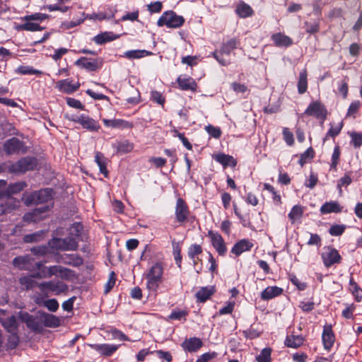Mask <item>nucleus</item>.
Returning a JSON list of instances; mask_svg holds the SVG:
<instances>
[{
	"label": "nucleus",
	"instance_id": "nucleus-1",
	"mask_svg": "<svg viewBox=\"0 0 362 362\" xmlns=\"http://www.w3.org/2000/svg\"><path fill=\"white\" fill-rule=\"evenodd\" d=\"M163 266L160 262H156L145 274L146 287L148 290L156 291L162 281Z\"/></svg>",
	"mask_w": 362,
	"mask_h": 362
},
{
	"label": "nucleus",
	"instance_id": "nucleus-2",
	"mask_svg": "<svg viewBox=\"0 0 362 362\" xmlns=\"http://www.w3.org/2000/svg\"><path fill=\"white\" fill-rule=\"evenodd\" d=\"M50 247L57 250L75 251L78 249V242L74 237L64 238H54L49 242Z\"/></svg>",
	"mask_w": 362,
	"mask_h": 362
},
{
	"label": "nucleus",
	"instance_id": "nucleus-3",
	"mask_svg": "<svg viewBox=\"0 0 362 362\" xmlns=\"http://www.w3.org/2000/svg\"><path fill=\"white\" fill-rule=\"evenodd\" d=\"M185 19L182 16L177 15L173 11L164 12L159 18L157 25L159 27L166 25L168 28H177L183 25Z\"/></svg>",
	"mask_w": 362,
	"mask_h": 362
},
{
	"label": "nucleus",
	"instance_id": "nucleus-4",
	"mask_svg": "<svg viewBox=\"0 0 362 362\" xmlns=\"http://www.w3.org/2000/svg\"><path fill=\"white\" fill-rule=\"evenodd\" d=\"M37 166V160L33 157H25L9 166V171L14 173H24L34 170Z\"/></svg>",
	"mask_w": 362,
	"mask_h": 362
},
{
	"label": "nucleus",
	"instance_id": "nucleus-5",
	"mask_svg": "<svg viewBox=\"0 0 362 362\" xmlns=\"http://www.w3.org/2000/svg\"><path fill=\"white\" fill-rule=\"evenodd\" d=\"M52 199V190L49 189H42L36 191L30 194L25 200L27 206L31 204H39L45 203Z\"/></svg>",
	"mask_w": 362,
	"mask_h": 362
},
{
	"label": "nucleus",
	"instance_id": "nucleus-6",
	"mask_svg": "<svg viewBox=\"0 0 362 362\" xmlns=\"http://www.w3.org/2000/svg\"><path fill=\"white\" fill-rule=\"evenodd\" d=\"M38 288L43 293L52 292L54 295H60L68 291V286L61 281H49L40 283Z\"/></svg>",
	"mask_w": 362,
	"mask_h": 362
},
{
	"label": "nucleus",
	"instance_id": "nucleus-7",
	"mask_svg": "<svg viewBox=\"0 0 362 362\" xmlns=\"http://www.w3.org/2000/svg\"><path fill=\"white\" fill-rule=\"evenodd\" d=\"M237 44L238 42L235 39H231L223 45L220 51H215L212 54L221 64L228 65L230 63L229 59H224L223 55L228 56L231 51L236 48Z\"/></svg>",
	"mask_w": 362,
	"mask_h": 362
},
{
	"label": "nucleus",
	"instance_id": "nucleus-8",
	"mask_svg": "<svg viewBox=\"0 0 362 362\" xmlns=\"http://www.w3.org/2000/svg\"><path fill=\"white\" fill-rule=\"evenodd\" d=\"M304 115L325 120L327 117V111L325 106L320 101L316 100L312 102L308 106Z\"/></svg>",
	"mask_w": 362,
	"mask_h": 362
},
{
	"label": "nucleus",
	"instance_id": "nucleus-9",
	"mask_svg": "<svg viewBox=\"0 0 362 362\" xmlns=\"http://www.w3.org/2000/svg\"><path fill=\"white\" fill-rule=\"evenodd\" d=\"M0 323L9 333H14L18 330L16 317L3 309H0Z\"/></svg>",
	"mask_w": 362,
	"mask_h": 362
},
{
	"label": "nucleus",
	"instance_id": "nucleus-10",
	"mask_svg": "<svg viewBox=\"0 0 362 362\" xmlns=\"http://www.w3.org/2000/svg\"><path fill=\"white\" fill-rule=\"evenodd\" d=\"M175 216L179 223H184L187 221L189 216V210L187 203L182 198H178L175 205Z\"/></svg>",
	"mask_w": 362,
	"mask_h": 362
},
{
	"label": "nucleus",
	"instance_id": "nucleus-11",
	"mask_svg": "<svg viewBox=\"0 0 362 362\" xmlns=\"http://www.w3.org/2000/svg\"><path fill=\"white\" fill-rule=\"evenodd\" d=\"M56 262L78 267L83 264V258L77 254L58 255L56 257Z\"/></svg>",
	"mask_w": 362,
	"mask_h": 362
},
{
	"label": "nucleus",
	"instance_id": "nucleus-12",
	"mask_svg": "<svg viewBox=\"0 0 362 362\" xmlns=\"http://www.w3.org/2000/svg\"><path fill=\"white\" fill-rule=\"evenodd\" d=\"M33 262L34 259L27 255L15 257L13 260V264L15 267L21 270L33 272L34 271Z\"/></svg>",
	"mask_w": 362,
	"mask_h": 362
},
{
	"label": "nucleus",
	"instance_id": "nucleus-13",
	"mask_svg": "<svg viewBox=\"0 0 362 362\" xmlns=\"http://www.w3.org/2000/svg\"><path fill=\"white\" fill-rule=\"evenodd\" d=\"M75 64L88 71H94L102 66L103 60L97 58L90 61L86 57H81L75 62Z\"/></svg>",
	"mask_w": 362,
	"mask_h": 362
},
{
	"label": "nucleus",
	"instance_id": "nucleus-14",
	"mask_svg": "<svg viewBox=\"0 0 362 362\" xmlns=\"http://www.w3.org/2000/svg\"><path fill=\"white\" fill-rule=\"evenodd\" d=\"M322 258L326 267H329L334 264L339 263L341 260L340 255L334 248H328L327 251L322 254Z\"/></svg>",
	"mask_w": 362,
	"mask_h": 362
},
{
	"label": "nucleus",
	"instance_id": "nucleus-15",
	"mask_svg": "<svg viewBox=\"0 0 362 362\" xmlns=\"http://www.w3.org/2000/svg\"><path fill=\"white\" fill-rule=\"evenodd\" d=\"M209 237L211 238L212 245L220 255H224L226 252V246L222 236L218 233L209 232Z\"/></svg>",
	"mask_w": 362,
	"mask_h": 362
},
{
	"label": "nucleus",
	"instance_id": "nucleus-16",
	"mask_svg": "<svg viewBox=\"0 0 362 362\" xmlns=\"http://www.w3.org/2000/svg\"><path fill=\"white\" fill-rule=\"evenodd\" d=\"M49 209L48 206L38 207L34 209L32 211L25 214L23 219L26 222H37L42 219L44 216L42 215Z\"/></svg>",
	"mask_w": 362,
	"mask_h": 362
},
{
	"label": "nucleus",
	"instance_id": "nucleus-17",
	"mask_svg": "<svg viewBox=\"0 0 362 362\" xmlns=\"http://www.w3.org/2000/svg\"><path fill=\"white\" fill-rule=\"evenodd\" d=\"M23 142L15 137L7 140L4 145V149L7 154L18 153L23 148Z\"/></svg>",
	"mask_w": 362,
	"mask_h": 362
},
{
	"label": "nucleus",
	"instance_id": "nucleus-18",
	"mask_svg": "<svg viewBox=\"0 0 362 362\" xmlns=\"http://www.w3.org/2000/svg\"><path fill=\"white\" fill-rule=\"evenodd\" d=\"M182 349L187 352H196L203 346L202 341L198 337L186 339L182 343Z\"/></svg>",
	"mask_w": 362,
	"mask_h": 362
},
{
	"label": "nucleus",
	"instance_id": "nucleus-19",
	"mask_svg": "<svg viewBox=\"0 0 362 362\" xmlns=\"http://www.w3.org/2000/svg\"><path fill=\"white\" fill-rule=\"evenodd\" d=\"M49 274L47 276H57L59 275L62 279H68L73 274V271L70 269L63 267L59 265H54L48 267Z\"/></svg>",
	"mask_w": 362,
	"mask_h": 362
},
{
	"label": "nucleus",
	"instance_id": "nucleus-20",
	"mask_svg": "<svg viewBox=\"0 0 362 362\" xmlns=\"http://www.w3.org/2000/svg\"><path fill=\"white\" fill-rule=\"evenodd\" d=\"M252 247L253 244L251 241L247 239H242L234 245L231 252L239 256L244 252L250 251Z\"/></svg>",
	"mask_w": 362,
	"mask_h": 362
},
{
	"label": "nucleus",
	"instance_id": "nucleus-21",
	"mask_svg": "<svg viewBox=\"0 0 362 362\" xmlns=\"http://www.w3.org/2000/svg\"><path fill=\"white\" fill-rule=\"evenodd\" d=\"M22 320L26 324L27 327L35 332H40L42 329V322L36 317L28 313L21 315Z\"/></svg>",
	"mask_w": 362,
	"mask_h": 362
},
{
	"label": "nucleus",
	"instance_id": "nucleus-22",
	"mask_svg": "<svg viewBox=\"0 0 362 362\" xmlns=\"http://www.w3.org/2000/svg\"><path fill=\"white\" fill-rule=\"evenodd\" d=\"M88 346L90 347H91L93 349L99 352L100 354L105 356H111L118 349V346H117V345L107 344H88Z\"/></svg>",
	"mask_w": 362,
	"mask_h": 362
},
{
	"label": "nucleus",
	"instance_id": "nucleus-23",
	"mask_svg": "<svg viewBox=\"0 0 362 362\" xmlns=\"http://www.w3.org/2000/svg\"><path fill=\"white\" fill-rule=\"evenodd\" d=\"M80 84L72 83L68 79L61 80L57 83L56 87L63 93H71L78 89Z\"/></svg>",
	"mask_w": 362,
	"mask_h": 362
},
{
	"label": "nucleus",
	"instance_id": "nucleus-24",
	"mask_svg": "<svg viewBox=\"0 0 362 362\" xmlns=\"http://www.w3.org/2000/svg\"><path fill=\"white\" fill-rule=\"evenodd\" d=\"M78 123L80 124L83 128L89 131H98L100 125L98 123L88 116L81 115V119H78Z\"/></svg>",
	"mask_w": 362,
	"mask_h": 362
},
{
	"label": "nucleus",
	"instance_id": "nucleus-25",
	"mask_svg": "<svg viewBox=\"0 0 362 362\" xmlns=\"http://www.w3.org/2000/svg\"><path fill=\"white\" fill-rule=\"evenodd\" d=\"M103 122L106 127H111L113 128L131 129L133 127V124L131 122L121 119H104Z\"/></svg>",
	"mask_w": 362,
	"mask_h": 362
},
{
	"label": "nucleus",
	"instance_id": "nucleus-26",
	"mask_svg": "<svg viewBox=\"0 0 362 362\" xmlns=\"http://www.w3.org/2000/svg\"><path fill=\"white\" fill-rule=\"evenodd\" d=\"M320 211L322 214L339 213L342 211V206L337 202H327L320 207Z\"/></svg>",
	"mask_w": 362,
	"mask_h": 362
},
{
	"label": "nucleus",
	"instance_id": "nucleus-27",
	"mask_svg": "<svg viewBox=\"0 0 362 362\" xmlns=\"http://www.w3.org/2000/svg\"><path fill=\"white\" fill-rule=\"evenodd\" d=\"M272 39L277 47H288L293 44V40L288 36L278 33L272 36Z\"/></svg>",
	"mask_w": 362,
	"mask_h": 362
},
{
	"label": "nucleus",
	"instance_id": "nucleus-28",
	"mask_svg": "<svg viewBox=\"0 0 362 362\" xmlns=\"http://www.w3.org/2000/svg\"><path fill=\"white\" fill-rule=\"evenodd\" d=\"M214 158L216 161L223 165V168L227 166L235 167L237 164V161L233 156L224 153L216 154L214 156Z\"/></svg>",
	"mask_w": 362,
	"mask_h": 362
},
{
	"label": "nucleus",
	"instance_id": "nucleus-29",
	"mask_svg": "<svg viewBox=\"0 0 362 362\" xmlns=\"http://www.w3.org/2000/svg\"><path fill=\"white\" fill-rule=\"evenodd\" d=\"M283 292V289L278 286H268L262 293L261 298L262 300H268L275 298Z\"/></svg>",
	"mask_w": 362,
	"mask_h": 362
},
{
	"label": "nucleus",
	"instance_id": "nucleus-30",
	"mask_svg": "<svg viewBox=\"0 0 362 362\" xmlns=\"http://www.w3.org/2000/svg\"><path fill=\"white\" fill-rule=\"evenodd\" d=\"M27 183L24 181H20L10 184L7 188H5L6 197L16 194L23 190L27 187Z\"/></svg>",
	"mask_w": 362,
	"mask_h": 362
},
{
	"label": "nucleus",
	"instance_id": "nucleus-31",
	"mask_svg": "<svg viewBox=\"0 0 362 362\" xmlns=\"http://www.w3.org/2000/svg\"><path fill=\"white\" fill-rule=\"evenodd\" d=\"M334 335L330 327H325L322 333V341L324 347L327 350H329L334 342Z\"/></svg>",
	"mask_w": 362,
	"mask_h": 362
},
{
	"label": "nucleus",
	"instance_id": "nucleus-32",
	"mask_svg": "<svg viewBox=\"0 0 362 362\" xmlns=\"http://www.w3.org/2000/svg\"><path fill=\"white\" fill-rule=\"evenodd\" d=\"M95 161L98 164L100 172L104 175L105 177L108 176V171L107 170V160L105 158L103 154L100 152H96L95 155Z\"/></svg>",
	"mask_w": 362,
	"mask_h": 362
},
{
	"label": "nucleus",
	"instance_id": "nucleus-33",
	"mask_svg": "<svg viewBox=\"0 0 362 362\" xmlns=\"http://www.w3.org/2000/svg\"><path fill=\"white\" fill-rule=\"evenodd\" d=\"M42 324L48 327H57L60 325L59 317L51 314H44L42 316Z\"/></svg>",
	"mask_w": 362,
	"mask_h": 362
},
{
	"label": "nucleus",
	"instance_id": "nucleus-34",
	"mask_svg": "<svg viewBox=\"0 0 362 362\" xmlns=\"http://www.w3.org/2000/svg\"><path fill=\"white\" fill-rule=\"evenodd\" d=\"M152 54L151 52L145 49H135L127 51L124 53V57L132 59H140L144 57L150 56Z\"/></svg>",
	"mask_w": 362,
	"mask_h": 362
},
{
	"label": "nucleus",
	"instance_id": "nucleus-35",
	"mask_svg": "<svg viewBox=\"0 0 362 362\" xmlns=\"http://www.w3.org/2000/svg\"><path fill=\"white\" fill-rule=\"evenodd\" d=\"M236 12L240 18H247L253 14L252 8L244 2H241L237 6Z\"/></svg>",
	"mask_w": 362,
	"mask_h": 362
},
{
	"label": "nucleus",
	"instance_id": "nucleus-36",
	"mask_svg": "<svg viewBox=\"0 0 362 362\" xmlns=\"http://www.w3.org/2000/svg\"><path fill=\"white\" fill-rule=\"evenodd\" d=\"M117 38L116 36L112 33L105 32L95 35L93 37V41L98 45H103L105 42L112 41Z\"/></svg>",
	"mask_w": 362,
	"mask_h": 362
},
{
	"label": "nucleus",
	"instance_id": "nucleus-37",
	"mask_svg": "<svg viewBox=\"0 0 362 362\" xmlns=\"http://www.w3.org/2000/svg\"><path fill=\"white\" fill-rule=\"evenodd\" d=\"M303 343V338L300 335H290L288 336L285 341V344L288 347L297 348L301 346Z\"/></svg>",
	"mask_w": 362,
	"mask_h": 362
},
{
	"label": "nucleus",
	"instance_id": "nucleus-38",
	"mask_svg": "<svg viewBox=\"0 0 362 362\" xmlns=\"http://www.w3.org/2000/svg\"><path fill=\"white\" fill-rule=\"evenodd\" d=\"M177 83L180 88L185 90H194L197 87V84L192 78H178Z\"/></svg>",
	"mask_w": 362,
	"mask_h": 362
},
{
	"label": "nucleus",
	"instance_id": "nucleus-39",
	"mask_svg": "<svg viewBox=\"0 0 362 362\" xmlns=\"http://www.w3.org/2000/svg\"><path fill=\"white\" fill-rule=\"evenodd\" d=\"M214 293L212 288L202 287L196 293L197 300L205 302Z\"/></svg>",
	"mask_w": 362,
	"mask_h": 362
},
{
	"label": "nucleus",
	"instance_id": "nucleus-40",
	"mask_svg": "<svg viewBox=\"0 0 362 362\" xmlns=\"http://www.w3.org/2000/svg\"><path fill=\"white\" fill-rule=\"evenodd\" d=\"M19 283L25 290L32 289L37 285L38 286L37 281L33 279V276H30V275L21 277L19 279Z\"/></svg>",
	"mask_w": 362,
	"mask_h": 362
},
{
	"label": "nucleus",
	"instance_id": "nucleus-41",
	"mask_svg": "<svg viewBox=\"0 0 362 362\" xmlns=\"http://www.w3.org/2000/svg\"><path fill=\"white\" fill-rule=\"evenodd\" d=\"M303 214V209L300 205H295L291 210L288 216L291 221L292 223H294L296 221L299 220Z\"/></svg>",
	"mask_w": 362,
	"mask_h": 362
},
{
	"label": "nucleus",
	"instance_id": "nucleus-42",
	"mask_svg": "<svg viewBox=\"0 0 362 362\" xmlns=\"http://www.w3.org/2000/svg\"><path fill=\"white\" fill-rule=\"evenodd\" d=\"M308 88L307 82V71H302L299 74V79L298 82V90L300 94L305 93Z\"/></svg>",
	"mask_w": 362,
	"mask_h": 362
},
{
	"label": "nucleus",
	"instance_id": "nucleus-43",
	"mask_svg": "<svg viewBox=\"0 0 362 362\" xmlns=\"http://www.w3.org/2000/svg\"><path fill=\"white\" fill-rule=\"evenodd\" d=\"M48 16L45 13H35L30 15H27L21 18L22 21H33L35 23H40L47 19Z\"/></svg>",
	"mask_w": 362,
	"mask_h": 362
},
{
	"label": "nucleus",
	"instance_id": "nucleus-44",
	"mask_svg": "<svg viewBox=\"0 0 362 362\" xmlns=\"http://www.w3.org/2000/svg\"><path fill=\"white\" fill-rule=\"evenodd\" d=\"M304 28L307 33L315 34L320 30V23L318 21H305Z\"/></svg>",
	"mask_w": 362,
	"mask_h": 362
},
{
	"label": "nucleus",
	"instance_id": "nucleus-45",
	"mask_svg": "<svg viewBox=\"0 0 362 362\" xmlns=\"http://www.w3.org/2000/svg\"><path fill=\"white\" fill-rule=\"evenodd\" d=\"M188 315V311L186 310H174L171 314L168 317V320H186V317Z\"/></svg>",
	"mask_w": 362,
	"mask_h": 362
},
{
	"label": "nucleus",
	"instance_id": "nucleus-46",
	"mask_svg": "<svg viewBox=\"0 0 362 362\" xmlns=\"http://www.w3.org/2000/svg\"><path fill=\"white\" fill-rule=\"evenodd\" d=\"M133 144L128 141L118 142L116 144L117 151L122 153L130 152L133 149Z\"/></svg>",
	"mask_w": 362,
	"mask_h": 362
},
{
	"label": "nucleus",
	"instance_id": "nucleus-47",
	"mask_svg": "<svg viewBox=\"0 0 362 362\" xmlns=\"http://www.w3.org/2000/svg\"><path fill=\"white\" fill-rule=\"evenodd\" d=\"M4 204L6 206V214L11 213L12 211L18 209L20 206L19 200L14 199V198H11V199H8Z\"/></svg>",
	"mask_w": 362,
	"mask_h": 362
},
{
	"label": "nucleus",
	"instance_id": "nucleus-48",
	"mask_svg": "<svg viewBox=\"0 0 362 362\" xmlns=\"http://www.w3.org/2000/svg\"><path fill=\"white\" fill-rule=\"evenodd\" d=\"M343 127V122H341L339 123H338L337 125H333V124H331V127L330 129H329V131L327 132L325 139H324V141H325L326 139H327V138L329 136H331V137H335L336 136H337L341 129Z\"/></svg>",
	"mask_w": 362,
	"mask_h": 362
},
{
	"label": "nucleus",
	"instance_id": "nucleus-49",
	"mask_svg": "<svg viewBox=\"0 0 362 362\" xmlns=\"http://www.w3.org/2000/svg\"><path fill=\"white\" fill-rule=\"evenodd\" d=\"M257 362H270L271 361V349L265 348L262 349L261 353L257 356Z\"/></svg>",
	"mask_w": 362,
	"mask_h": 362
},
{
	"label": "nucleus",
	"instance_id": "nucleus-50",
	"mask_svg": "<svg viewBox=\"0 0 362 362\" xmlns=\"http://www.w3.org/2000/svg\"><path fill=\"white\" fill-rule=\"evenodd\" d=\"M202 252V248L201 245L197 244L192 245L188 250V256L191 259H194L197 255Z\"/></svg>",
	"mask_w": 362,
	"mask_h": 362
},
{
	"label": "nucleus",
	"instance_id": "nucleus-51",
	"mask_svg": "<svg viewBox=\"0 0 362 362\" xmlns=\"http://www.w3.org/2000/svg\"><path fill=\"white\" fill-rule=\"evenodd\" d=\"M340 148L339 146H337L334 148V151L332 156V163H331V168L332 169H336L337 164L339 163V157H340Z\"/></svg>",
	"mask_w": 362,
	"mask_h": 362
},
{
	"label": "nucleus",
	"instance_id": "nucleus-52",
	"mask_svg": "<svg viewBox=\"0 0 362 362\" xmlns=\"http://www.w3.org/2000/svg\"><path fill=\"white\" fill-rule=\"evenodd\" d=\"M83 230V226L80 223H74L70 227V237H78Z\"/></svg>",
	"mask_w": 362,
	"mask_h": 362
},
{
	"label": "nucleus",
	"instance_id": "nucleus-53",
	"mask_svg": "<svg viewBox=\"0 0 362 362\" xmlns=\"http://www.w3.org/2000/svg\"><path fill=\"white\" fill-rule=\"evenodd\" d=\"M43 305L51 312H55L59 308V303L54 298L45 300Z\"/></svg>",
	"mask_w": 362,
	"mask_h": 362
},
{
	"label": "nucleus",
	"instance_id": "nucleus-54",
	"mask_svg": "<svg viewBox=\"0 0 362 362\" xmlns=\"http://www.w3.org/2000/svg\"><path fill=\"white\" fill-rule=\"evenodd\" d=\"M243 333L246 338L250 339L257 338L260 334L258 329H255L252 326L248 329L244 330Z\"/></svg>",
	"mask_w": 362,
	"mask_h": 362
},
{
	"label": "nucleus",
	"instance_id": "nucleus-55",
	"mask_svg": "<svg viewBox=\"0 0 362 362\" xmlns=\"http://www.w3.org/2000/svg\"><path fill=\"white\" fill-rule=\"evenodd\" d=\"M351 142L355 148H359L362 145V134L352 132L350 134Z\"/></svg>",
	"mask_w": 362,
	"mask_h": 362
},
{
	"label": "nucleus",
	"instance_id": "nucleus-56",
	"mask_svg": "<svg viewBox=\"0 0 362 362\" xmlns=\"http://www.w3.org/2000/svg\"><path fill=\"white\" fill-rule=\"evenodd\" d=\"M24 27L25 30L31 32L42 30L43 29L38 23L33 21H25Z\"/></svg>",
	"mask_w": 362,
	"mask_h": 362
},
{
	"label": "nucleus",
	"instance_id": "nucleus-57",
	"mask_svg": "<svg viewBox=\"0 0 362 362\" xmlns=\"http://www.w3.org/2000/svg\"><path fill=\"white\" fill-rule=\"evenodd\" d=\"M206 130L209 135L215 139H218L221 135V131L220 128L214 127L211 124L206 127Z\"/></svg>",
	"mask_w": 362,
	"mask_h": 362
},
{
	"label": "nucleus",
	"instance_id": "nucleus-58",
	"mask_svg": "<svg viewBox=\"0 0 362 362\" xmlns=\"http://www.w3.org/2000/svg\"><path fill=\"white\" fill-rule=\"evenodd\" d=\"M345 230V226L343 225H333L330 227L329 232L333 236L341 235Z\"/></svg>",
	"mask_w": 362,
	"mask_h": 362
},
{
	"label": "nucleus",
	"instance_id": "nucleus-59",
	"mask_svg": "<svg viewBox=\"0 0 362 362\" xmlns=\"http://www.w3.org/2000/svg\"><path fill=\"white\" fill-rule=\"evenodd\" d=\"M217 354L216 352H207L201 355L196 362H208L209 361L216 358Z\"/></svg>",
	"mask_w": 362,
	"mask_h": 362
},
{
	"label": "nucleus",
	"instance_id": "nucleus-60",
	"mask_svg": "<svg viewBox=\"0 0 362 362\" xmlns=\"http://www.w3.org/2000/svg\"><path fill=\"white\" fill-rule=\"evenodd\" d=\"M361 102L358 100L351 103L348 109L346 116L349 117L356 113L361 107Z\"/></svg>",
	"mask_w": 362,
	"mask_h": 362
},
{
	"label": "nucleus",
	"instance_id": "nucleus-61",
	"mask_svg": "<svg viewBox=\"0 0 362 362\" xmlns=\"http://www.w3.org/2000/svg\"><path fill=\"white\" fill-rule=\"evenodd\" d=\"M283 135H284V139L285 141L286 142V144L288 146H291L293 144V142H294L293 135L292 132H291L288 128H286V127L284 128Z\"/></svg>",
	"mask_w": 362,
	"mask_h": 362
},
{
	"label": "nucleus",
	"instance_id": "nucleus-62",
	"mask_svg": "<svg viewBox=\"0 0 362 362\" xmlns=\"http://www.w3.org/2000/svg\"><path fill=\"white\" fill-rule=\"evenodd\" d=\"M115 274L114 272H112L109 275L108 281L105 284V293H108L113 288L115 284Z\"/></svg>",
	"mask_w": 362,
	"mask_h": 362
},
{
	"label": "nucleus",
	"instance_id": "nucleus-63",
	"mask_svg": "<svg viewBox=\"0 0 362 362\" xmlns=\"http://www.w3.org/2000/svg\"><path fill=\"white\" fill-rule=\"evenodd\" d=\"M10 334H11V335L9 336V337L8 339V344L11 349H14L17 346L18 341H19V339L17 335V332H14V333H10Z\"/></svg>",
	"mask_w": 362,
	"mask_h": 362
},
{
	"label": "nucleus",
	"instance_id": "nucleus-64",
	"mask_svg": "<svg viewBox=\"0 0 362 362\" xmlns=\"http://www.w3.org/2000/svg\"><path fill=\"white\" fill-rule=\"evenodd\" d=\"M151 99L153 101L156 102L158 104L161 105H163L165 101L162 94L158 91L151 92Z\"/></svg>",
	"mask_w": 362,
	"mask_h": 362
}]
</instances>
